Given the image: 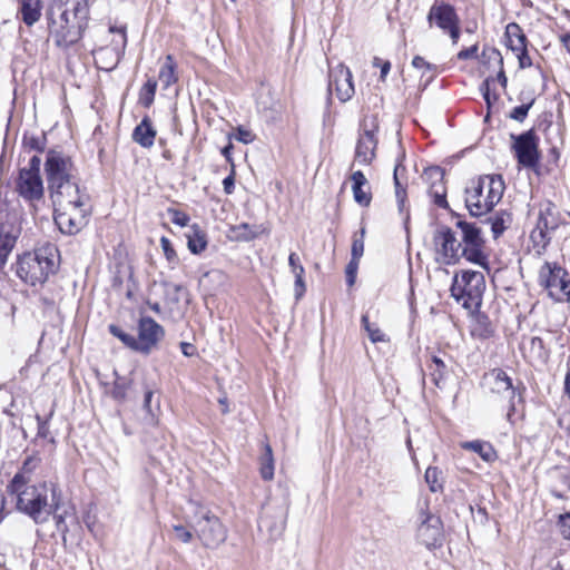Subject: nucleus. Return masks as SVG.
Wrapping results in <instances>:
<instances>
[{
    "instance_id": "nucleus-1",
    "label": "nucleus",
    "mask_w": 570,
    "mask_h": 570,
    "mask_svg": "<svg viewBox=\"0 0 570 570\" xmlns=\"http://www.w3.org/2000/svg\"><path fill=\"white\" fill-rule=\"evenodd\" d=\"M55 206V222L63 234H77L87 224L89 197L77 178L49 189Z\"/></svg>"
},
{
    "instance_id": "nucleus-2",
    "label": "nucleus",
    "mask_w": 570,
    "mask_h": 570,
    "mask_svg": "<svg viewBox=\"0 0 570 570\" xmlns=\"http://www.w3.org/2000/svg\"><path fill=\"white\" fill-rule=\"evenodd\" d=\"M8 491L17 498L19 511L28 514L36 523H45L57 505L58 487L52 482L30 484L22 473H17L8 485Z\"/></svg>"
},
{
    "instance_id": "nucleus-3",
    "label": "nucleus",
    "mask_w": 570,
    "mask_h": 570,
    "mask_svg": "<svg viewBox=\"0 0 570 570\" xmlns=\"http://www.w3.org/2000/svg\"><path fill=\"white\" fill-rule=\"evenodd\" d=\"M87 19L86 0H58L48 12L50 37L58 47L67 48L79 41Z\"/></svg>"
},
{
    "instance_id": "nucleus-4",
    "label": "nucleus",
    "mask_w": 570,
    "mask_h": 570,
    "mask_svg": "<svg viewBox=\"0 0 570 570\" xmlns=\"http://www.w3.org/2000/svg\"><path fill=\"white\" fill-rule=\"evenodd\" d=\"M58 249L53 244L47 243L33 252L24 253L17 263V275L24 283L32 286L42 284L57 267Z\"/></svg>"
},
{
    "instance_id": "nucleus-5",
    "label": "nucleus",
    "mask_w": 570,
    "mask_h": 570,
    "mask_svg": "<svg viewBox=\"0 0 570 570\" xmlns=\"http://www.w3.org/2000/svg\"><path fill=\"white\" fill-rule=\"evenodd\" d=\"M504 181L500 175H485L472 180L465 189V206L473 216L490 212L502 198Z\"/></svg>"
},
{
    "instance_id": "nucleus-6",
    "label": "nucleus",
    "mask_w": 570,
    "mask_h": 570,
    "mask_svg": "<svg viewBox=\"0 0 570 570\" xmlns=\"http://www.w3.org/2000/svg\"><path fill=\"white\" fill-rule=\"evenodd\" d=\"M485 289L484 275L476 271H462L455 274L451 294L464 308L475 309L481 305Z\"/></svg>"
},
{
    "instance_id": "nucleus-7",
    "label": "nucleus",
    "mask_w": 570,
    "mask_h": 570,
    "mask_svg": "<svg viewBox=\"0 0 570 570\" xmlns=\"http://www.w3.org/2000/svg\"><path fill=\"white\" fill-rule=\"evenodd\" d=\"M190 524L205 548L216 549L227 538L226 528L208 509L197 508Z\"/></svg>"
},
{
    "instance_id": "nucleus-8",
    "label": "nucleus",
    "mask_w": 570,
    "mask_h": 570,
    "mask_svg": "<svg viewBox=\"0 0 570 570\" xmlns=\"http://www.w3.org/2000/svg\"><path fill=\"white\" fill-rule=\"evenodd\" d=\"M490 392L504 402L502 406L507 411L505 416L510 423L514 422L517 403L521 401L518 389L512 379L501 368H493L484 376Z\"/></svg>"
},
{
    "instance_id": "nucleus-9",
    "label": "nucleus",
    "mask_w": 570,
    "mask_h": 570,
    "mask_svg": "<svg viewBox=\"0 0 570 570\" xmlns=\"http://www.w3.org/2000/svg\"><path fill=\"white\" fill-rule=\"evenodd\" d=\"M456 227L461 232V256L473 264L487 267L488 257L484 254L481 228L475 223L464 220H458Z\"/></svg>"
},
{
    "instance_id": "nucleus-10",
    "label": "nucleus",
    "mask_w": 570,
    "mask_h": 570,
    "mask_svg": "<svg viewBox=\"0 0 570 570\" xmlns=\"http://www.w3.org/2000/svg\"><path fill=\"white\" fill-rule=\"evenodd\" d=\"M568 273L556 263L546 262L539 272V282L551 298L562 302L570 299V281Z\"/></svg>"
},
{
    "instance_id": "nucleus-11",
    "label": "nucleus",
    "mask_w": 570,
    "mask_h": 570,
    "mask_svg": "<svg viewBox=\"0 0 570 570\" xmlns=\"http://www.w3.org/2000/svg\"><path fill=\"white\" fill-rule=\"evenodd\" d=\"M435 261L443 265L455 264L461 256L462 244L455 233L446 227H439L433 234Z\"/></svg>"
},
{
    "instance_id": "nucleus-12",
    "label": "nucleus",
    "mask_w": 570,
    "mask_h": 570,
    "mask_svg": "<svg viewBox=\"0 0 570 570\" xmlns=\"http://www.w3.org/2000/svg\"><path fill=\"white\" fill-rule=\"evenodd\" d=\"M48 188L76 179L71 159L60 151L49 150L45 164Z\"/></svg>"
},
{
    "instance_id": "nucleus-13",
    "label": "nucleus",
    "mask_w": 570,
    "mask_h": 570,
    "mask_svg": "<svg viewBox=\"0 0 570 570\" xmlns=\"http://www.w3.org/2000/svg\"><path fill=\"white\" fill-rule=\"evenodd\" d=\"M513 140L512 149L518 163L527 168H533L538 165L540 154L538 149L539 138L534 130L530 129L521 135H511Z\"/></svg>"
},
{
    "instance_id": "nucleus-14",
    "label": "nucleus",
    "mask_w": 570,
    "mask_h": 570,
    "mask_svg": "<svg viewBox=\"0 0 570 570\" xmlns=\"http://www.w3.org/2000/svg\"><path fill=\"white\" fill-rule=\"evenodd\" d=\"M377 125L374 120L370 122L364 120L362 124V130L360 132L356 147L353 165L358 164L363 166H367L375 158V150L377 146Z\"/></svg>"
},
{
    "instance_id": "nucleus-15",
    "label": "nucleus",
    "mask_w": 570,
    "mask_h": 570,
    "mask_svg": "<svg viewBox=\"0 0 570 570\" xmlns=\"http://www.w3.org/2000/svg\"><path fill=\"white\" fill-rule=\"evenodd\" d=\"M165 331L155 320L148 316L138 322L137 352L149 354L164 338Z\"/></svg>"
},
{
    "instance_id": "nucleus-16",
    "label": "nucleus",
    "mask_w": 570,
    "mask_h": 570,
    "mask_svg": "<svg viewBox=\"0 0 570 570\" xmlns=\"http://www.w3.org/2000/svg\"><path fill=\"white\" fill-rule=\"evenodd\" d=\"M420 525L417 528V538L428 549L441 547L442 544V522L439 517L429 511H421Z\"/></svg>"
},
{
    "instance_id": "nucleus-17",
    "label": "nucleus",
    "mask_w": 570,
    "mask_h": 570,
    "mask_svg": "<svg viewBox=\"0 0 570 570\" xmlns=\"http://www.w3.org/2000/svg\"><path fill=\"white\" fill-rule=\"evenodd\" d=\"M559 225L560 214L556 205L550 200H543L540 203L537 226L532 230L531 237L543 242L548 234L556 230Z\"/></svg>"
},
{
    "instance_id": "nucleus-18",
    "label": "nucleus",
    "mask_w": 570,
    "mask_h": 570,
    "mask_svg": "<svg viewBox=\"0 0 570 570\" xmlns=\"http://www.w3.org/2000/svg\"><path fill=\"white\" fill-rule=\"evenodd\" d=\"M352 78L351 70L343 65L337 66L330 73L328 89L331 92L335 91L342 102L350 100L354 95Z\"/></svg>"
},
{
    "instance_id": "nucleus-19",
    "label": "nucleus",
    "mask_w": 570,
    "mask_h": 570,
    "mask_svg": "<svg viewBox=\"0 0 570 570\" xmlns=\"http://www.w3.org/2000/svg\"><path fill=\"white\" fill-rule=\"evenodd\" d=\"M110 32L116 35L112 39V47L100 48L95 52V60L97 62L102 61L106 56H112L111 62L101 67L104 70H112L118 65L121 52L124 51L127 43L126 29L124 27H111Z\"/></svg>"
},
{
    "instance_id": "nucleus-20",
    "label": "nucleus",
    "mask_w": 570,
    "mask_h": 570,
    "mask_svg": "<svg viewBox=\"0 0 570 570\" xmlns=\"http://www.w3.org/2000/svg\"><path fill=\"white\" fill-rule=\"evenodd\" d=\"M17 190L27 200H39L43 196V184L40 173L20 170Z\"/></svg>"
},
{
    "instance_id": "nucleus-21",
    "label": "nucleus",
    "mask_w": 570,
    "mask_h": 570,
    "mask_svg": "<svg viewBox=\"0 0 570 570\" xmlns=\"http://www.w3.org/2000/svg\"><path fill=\"white\" fill-rule=\"evenodd\" d=\"M430 26L436 24L443 32L459 22L454 8L443 1L436 0L428 14Z\"/></svg>"
},
{
    "instance_id": "nucleus-22",
    "label": "nucleus",
    "mask_w": 570,
    "mask_h": 570,
    "mask_svg": "<svg viewBox=\"0 0 570 570\" xmlns=\"http://www.w3.org/2000/svg\"><path fill=\"white\" fill-rule=\"evenodd\" d=\"M51 515L56 522L57 530L63 537L69 531V525L78 523L75 507L61 501L60 491L57 493V505L52 507Z\"/></svg>"
},
{
    "instance_id": "nucleus-23",
    "label": "nucleus",
    "mask_w": 570,
    "mask_h": 570,
    "mask_svg": "<svg viewBox=\"0 0 570 570\" xmlns=\"http://www.w3.org/2000/svg\"><path fill=\"white\" fill-rule=\"evenodd\" d=\"M443 170L438 167H430L424 171V178L431 180L430 195L434 198V204L439 207L446 208L445 187L443 186Z\"/></svg>"
},
{
    "instance_id": "nucleus-24",
    "label": "nucleus",
    "mask_w": 570,
    "mask_h": 570,
    "mask_svg": "<svg viewBox=\"0 0 570 570\" xmlns=\"http://www.w3.org/2000/svg\"><path fill=\"white\" fill-rule=\"evenodd\" d=\"M19 235V226L3 224L0 227V268L7 264L8 256L12 252Z\"/></svg>"
},
{
    "instance_id": "nucleus-25",
    "label": "nucleus",
    "mask_w": 570,
    "mask_h": 570,
    "mask_svg": "<svg viewBox=\"0 0 570 570\" xmlns=\"http://www.w3.org/2000/svg\"><path fill=\"white\" fill-rule=\"evenodd\" d=\"M522 351L532 364H544L549 358V348L541 337H530L523 341Z\"/></svg>"
},
{
    "instance_id": "nucleus-26",
    "label": "nucleus",
    "mask_w": 570,
    "mask_h": 570,
    "mask_svg": "<svg viewBox=\"0 0 570 570\" xmlns=\"http://www.w3.org/2000/svg\"><path fill=\"white\" fill-rule=\"evenodd\" d=\"M352 191L354 200L364 207L371 204L372 195L368 188L367 179L361 170H356L351 175Z\"/></svg>"
},
{
    "instance_id": "nucleus-27",
    "label": "nucleus",
    "mask_w": 570,
    "mask_h": 570,
    "mask_svg": "<svg viewBox=\"0 0 570 570\" xmlns=\"http://www.w3.org/2000/svg\"><path fill=\"white\" fill-rule=\"evenodd\" d=\"M157 131L149 117H145L134 129L132 140L144 148H150L154 145Z\"/></svg>"
},
{
    "instance_id": "nucleus-28",
    "label": "nucleus",
    "mask_w": 570,
    "mask_h": 570,
    "mask_svg": "<svg viewBox=\"0 0 570 570\" xmlns=\"http://www.w3.org/2000/svg\"><path fill=\"white\" fill-rule=\"evenodd\" d=\"M41 10V0H20L18 14L27 26L31 27L39 21Z\"/></svg>"
},
{
    "instance_id": "nucleus-29",
    "label": "nucleus",
    "mask_w": 570,
    "mask_h": 570,
    "mask_svg": "<svg viewBox=\"0 0 570 570\" xmlns=\"http://www.w3.org/2000/svg\"><path fill=\"white\" fill-rule=\"evenodd\" d=\"M187 246L193 254H200L207 247V235L197 224L189 226L186 233Z\"/></svg>"
},
{
    "instance_id": "nucleus-30",
    "label": "nucleus",
    "mask_w": 570,
    "mask_h": 570,
    "mask_svg": "<svg viewBox=\"0 0 570 570\" xmlns=\"http://www.w3.org/2000/svg\"><path fill=\"white\" fill-rule=\"evenodd\" d=\"M288 265L291 267V271L295 277V284H294V291H295V297L296 299H299L305 291V282H304V266L301 264V259L296 253H291L288 257Z\"/></svg>"
},
{
    "instance_id": "nucleus-31",
    "label": "nucleus",
    "mask_w": 570,
    "mask_h": 570,
    "mask_svg": "<svg viewBox=\"0 0 570 570\" xmlns=\"http://www.w3.org/2000/svg\"><path fill=\"white\" fill-rule=\"evenodd\" d=\"M507 46L513 51L527 48V37L517 23H509L505 28Z\"/></svg>"
},
{
    "instance_id": "nucleus-32",
    "label": "nucleus",
    "mask_w": 570,
    "mask_h": 570,
    "mask_svg": "<svg viewBox=\"0 0 570 570\" xmlns=\"http://www.w3.org/2000/svg\"><path fill=\"white\" fill-rule=\"evenodd\" d=\"M177 65L171 55H167L158 73V79L164 88H168L178 80L176 72Z\"/></svg>"
},
{
    "instance_id": "nucleus-33",
    "label": "nucleus",
    "mask_w": 570,
    "mask_h": 570,
    "mask_svg": "<svg viewBox=\"0 0 570 570\" xmlns=\"http://www.w3.org/2000/svg\"><path fill=\"white\" fill-rule=\"evenodd\" d=\"M465 450H471L478 453L485 462H493L497 459V453L493 446L483 441L464 442L461 445Z\"/></svg>"
},
{
    "instance_id": "nucleus-34",
    "label": "nucleus",
    "mask_w": 570,
    "mask_h": 570,
    "mask_svg": "<svg viewBox=\"0 0 570 570\" xmlns=\"http://www.w3.org/2000/svg\"><path fill=\"white\" fill-rule=\"evenodd\" d=\"M428 368L433 383L436 386H441V383L446 379L449 373L448 365L444 360L438 355H433Z\"/></svg>"
},
{
    "instance_id": "nucleus-35",
    "label": "nucleus",
    "mask_w": 570,
    "mask_h": 570,
    "mask_svg": "<svg viewBox=\"0 0 570 570\" xmlns=\"http://www.w3.org/2000/svg\"><path fill=\"white\" fill-rule=\"evenodd\" d=\"M259 472L261 476L266 480L271 481L274 478V456H273V450L268 443L264 444V452L259 458Z\"/></svg>"
},
{
    "instance_id": "nucleus-36",
    "label": "nucleus",
    "mask_w": 570,
    "mask_h": 570,
    "mask_svg": "<svg viewBox=\"0 0 570 570\" xmlns=\"http://www.w3.org/2000/svg\"><path fill=\"white\" fill-rule=\"evenodd\" d=\"M361 322L372 343L389 342L387 335L379 327L377 324L371 323L367 315H363Z\"/></svg>"
},
{
    "instance_id": "nucleus-37",
    "label": "nucleus",
    "mask_w": 570,
    "mask_h": 570,
    "mask_svg": "<svg viewBox=\"0 0 570 570\" xmlns=\"http://www.w3.org/2000/svg\"><path fill=\"white\" fill-rule=\"evenodd\" d=\"M154 396L153 391H146L144 397V410L146 411V421L151 425L158 424L157 411H159V404L154 409L151 406V399Z\"/></svg>"
},
{
    "instance_id": "nucleus-38",
    "label": "nucleus",
    "mask_w": 570,
    "mask_h": 570,
    "mask_svg": "<svg viewBox=\"0 0 570 570\" xmlns=\"http://www.w3.org/2000/svg\"><path fill=\"white\" fill-rule=\"evenodd\" d=\"M157 89V81L153 78H149L146 83L141 88L140 92V101L145 107H149L155 98Z\"/></svg>"
},
{
    "instance_id": "nucleus-39",
    "label": "nucleus",
    "mask_w": 570,
    "mask_h": 570,
    "mask_svg": "<svg viewBox=\"0 0 570 570\" xmlns=\"http://www.w3.org/2000/svg\"><path fill=\"white\" fill-rule=\"evenodd\" d=\"M489 220L491 223V230L493 233L494 238L499 237L511 223L510 215L507 214L495 215L494 217H491Z\"/></svg>"
},
{
    "instance_id": "nucleus-40",
    "label": "nucleus",
    "mask_w": 570,
    "mask_h": 570,
    "mask_svg": "<svg viewBox=\"0 0 570 570\" xmlns=\"http://www.w3.org/2000/svg\"><path fill=\"white\" fill-rule=\"evenodd\" d=\"M109 332L117 338H119L127 347L137 352V340L135 336L125 333L117 325H109Z\"/></svg>"
},
{
    "instance_id": "nucleus-41",
    "label": "nucleus",
    "mask_w": 570,
    "mask_h": 570,
    "mask_svg": "<svg viewBox=\"0 0 570 570\" xmlns=\"http://www.w3.org/2000/svg\"><path fill=\"white\" fill-rule=\"evenodd\" d=\"M439 475L440 471L435 466H429L425 471L424 479L432 492H436L442 488L441 483H439Z\"/></svg>"
},
{
    "instance_id": "nucleus-42",
    "label": "nucleus",
    "mask_w": 570,
    "mask_h": 570,
    "mask_svg": "<svg viewBox=\"0 0 570 570\" xmlns=\"http://www.w3.org/2000/svg\"><path fill=\"white\" fill-rule=\"evenodd\" d=\"M364 236H365V228H361L360 236L354 235L353 244H352V258L360 262V258L362 257L364 253Z\"/></svg>"
},
{
    "instance_id": "nucleus-43",
    "label": "nucleus",
    "mask_w": 570,
    "mask_h": 570,
    "mask_svg": "<svg viewBox=\"0 0 570 570\" xmlns=\"http://www.w3.org/2000/svg\"><path fill=\"white\" fill-rule=\"evenodd\" d=\"M413 68L422 71V76L430 72L431 77L434 76L436 67L430 62H428L423 57L415 56L412 60Z\"/></svg>"
},
{
    "instance_id": "nucleus-44",
    "label": "nucleus",
    "mask_w": 570,
    "mask_h": 570,
    "mask_svg": "<svg viewBox=\"0 0 570 570\" xmlns=\"http://www.w3.org/2000/svg\"><path fill=\"white\" fill-rule=\"evenodd\" d=\"M534 102V99H531L528 104H522L520 106L514 107L510 112V118L513 120H517L519 122H522L532 107Z\"/></svg>"
},
{
    "instance_id": "nucleus-45",
    "label": "nucleus",
    "mask_w": 570,
    "mask_h": 570,
    "mask_svg": "<svg viewBox=\"0 0 570 570\" xmlns=\"http://www.w3.org/2000/svg\"><path fill=\"white\" fill-rule=\"evenodd\" d=\"M168 215L170 216L171 223L180 227H187L190 220L186 213L175 208H169Z\"/></svg>"
},
{
    "instance_id": "nucleus-46",
    "label": "nucleus",
    "mask_w": 570,
    "mask_h": 570,
    "mask_svg": "<svg viewBox=\"0 0 570 570\" xmlns=\"http://www.w3.org/2000/svg\"><path fill=\"white\" fill-rule=\"evenodd\" d=\"M492 83H494V78H487L481 86L483 98L489 107L492 105L493 101L498 99V95L491 92Z\"/></svg>"
},
{
    "instance_id": "nucleus-47",
    "label": "nucleus",
    "mask_w": 570,
    "mask_h": 570,
    "mask_svg": "<svg viewBox=\"0 0 570 570\" xmlns=\"http://www.w3.org/2000/svg\"><path fill=\"white\" fill-rule=\"evenodd\" d=\"M40 458L37 455H30L28 456L22 464L21 471L19 473H22L27 479H29V474H31L35 469L39 465Z\"/></svg>"
},
{
    "instance_id": "nucleus-48",
    "label": "nucleus",
    "mask_w": 570,
    "mask_h": 570,
    "mask_svg": "<svg viewBox=\"0 0 570 570\" xmlns=\"http://www.w3.org/2000/svg\"><path fill=\"white\" fill-rule=\"evenodd\" d=\"M490 58L495 59L498 61V63L500 65V71H499L495 80H498L500 82V85L502 86V88L504 89L507 87L508 80H507V77H505L503 68H502L503 59H502L500 52L495 49H491Z\"/></svg>"
},
{
    "instance_id": "nucleus-49",
    "label": "nucleus",
    "mask_w": 570,
    "mask_h": 570,
    "mask_svg": "<svg viewBox=\"0 0 570 570\" xmlns=\"http://www.w3.org/2000/svg\"><path fill=\"white\" fill-rule=\"evenodd\" d=\"M173 530L175 532L176 539L183 543H189L193 540V532L184 525L175 524Z\"/></svg>"
},
{
    "instance_id": "nucleus-50",
    "label": "nucleus",
    "mask_w": 570,
    "mask_h": 570,
    "mask_svg": "<svg viewBox=\"0 0 570 570\" xmlns=\"http://www.w3.org/2000/svg\"><path fill=\"white\" fill-rule=\"evenodd\" d=\"M232 137H234L236 140L243 144H250L255 139V135L244 127H238L236 129V132Z\"/></svg>"
},
{
    "instance_id": "nucleus-51",
    "label": "nucleus",
    "mask_w": 570,
    "mask_h": 570,
    "mask_svg": "<svg viewBox=\"0 0 570 570\" xmlns=\"http://www.w3.org/2000/svg\"><path fill=\"white\" fill-rule=\"evenodd\" d=\"M38 422V432L37 436L41 439H49L50 442H53V438L50 435L49 424L47 421H43L39 415H37Z\"/></svg>"
},
{
    "instance_id": "nucleus-52",
    "label": "nucleus",
    "mask_w": 570,
    "mask_h": 570,
    "mask_svg": "<svg viewBox=\"0 0 570 570\" xmlns=\"http://www.w3.org/2000/svg\"><path fill=\"white\" fill-rule=\"evenodd\" d=\"M559 527L564 539L570 540V513L559 517Z\"/></svg>"
},
{
    "instance_id": "nucleus-53",
    "label": "nucleus",
    "mask_w": 570,
    "mask_h": 570,
    "mask_svg": "<svg viewBox=\"0 0 570 570\" xmlns=\"http://www.w3.org/2000/svg\"><path fill=\"white\" fill-rule=\"evenodd\" d=\"M358 268V261L351 259L347 267H346V279L347 284L352 286L355 282V275Z\"/></svg>"
},
{
    "instance_id": "nucleus-54",
    "label": "nucleus",
    "mask_w": 570,
    "mask_h": 570,
    "mask_svg": "<svg viewBox=\"0 0 570 570\" xmlns=\"http://www.w3.org/2000/svg\"><path fill=\"white\" fill-rule=\"evenodd\" d=\"M519 60L520 68H529L532 66V61L530 56L528 55L527 48L520 51L514 52Z\"/></svg>"
},
{
    "instance_id": "nucleus-55",
    "label": "nucleus",
    "mask_w": 570,
    "mask_h": 570,
    "mask_svg": "<svg viewBox=\"0 0 570 570\" xmlns=\"http://www.w3.org/2000/svg\"><path fill=\"white\" fill-rule=\"evenodd\" d=\"M397 173H399V166H396L394 169V183H395L396 198H397L400 205H402L404 203V198H405V190L401 187V184H400L399 177H397Z\"/></svg>"
},
{
    "instance_id": "nucleus-56",
    "label": "nucleus",
    "mask_w": 570,
    "mask_h": 570,
    "mask_svg": "<svg viewBox=\"0 0 570 570\" xmlns=\"http://www.w3.org/2000/svg\"><path fill=\"white\" fill-rule=\"evenodd\" d=\"M478 49H479L478 45H473L470 48L459 51L456 57L459 60L472 59L476 56Z\"/></svg>"
},
{
    "instance_id": "nucleus-57",
    "label": "nucleus",
    "mask_w": 570,
    "mask_h": 570,
    "mask_svg": "<svg viewBox=\"0 0 570 570\" xmlns=\"http://www.w3.org/2000/svg\"><path fill=\"white\" fill-rule=\"evenodd\" d=\"M160 244H161V247L164 249V253H165L167 259H173L176 256V253L173 249L169 239L166 237H161Z\"/></svg>"
},
{
    "instance_id": "nucleus-58",
    "label": "nucleus",
    "mask_w": 570,
    "mask_h": 570,
    "mask_svg": "<svg viewBox=\"0 0 570 570\" xmlns=\"http://www.w3.org/2000/svg\"><path fill=\"white\" fill-rule=\"evenodd\" d=\"M236 229L242 232L239 235L244 236L246 239H253L257 236V234L250 229L248 224H240Z\"/></svg>"
},
{
    "instance_id": "nucleus-59",
    "label": "nucleus",
    "mask_w": 570,
    "mask_h": 570,
    "mask_svg": "<svg viewBox=\"0 0 570 570\" xmlns=\"http://www.w3.org/2000/svg\"><path fill=\"white\" fill-rule=\"evenodd\" d=\"M40 165H41V159H40V157H38V156H33V157H31V159L29 160V165H28V167H27V168H22L21 170L40 173Z\"/></svg>"
},
{
    "instance_id": "nucleus-60",
    "label": "nucleus",
    "mask_w": 570,
    "mask_h": 570,
    "mask_svg": "<svg viewBox=\"0 0 570 570\" xmlns=\"http://www.w3.org/2000/svg\"><path fill=\"white\" fill-rule=\"evenodd\" d=\"M460 21L456 22L454 26H452L450 29L444 31L445 33H449V36L452 39L453 45H456L460 38Z\"/></svg>"
},
{
    "instance_id": "nucleus-61",
    "label": "nucleus",
    "mask_w": 570,
    "mask_h": 570,
    "mask_svg": "<svg viewBox=\"0 0 570 570\" xmlns=\"http://www.w3.org/2000/svg\"><path fill=\"white\" fill-rule=\"evenodd\" d=\"M112 396L117 400H124L126 396V389L124 385L116 383L112 390Z\"/></svg>"
},
{
    "instance_id": "nucleus-62",
    "label": "nucleus",
    "mask_w": 570,
    "mask_h": 570,
    "mask_svg": "<svg viewBox=\"0 0 570 570\" xmlns=\"http://www.w3.org/2000/svg\"><path fill=\"white\" fill-rule=\"evenodd\" d=\"M181 352L185 356H193L196 352V348L193 344L183 342L180 344Z\"/></svg>"
},
{
    "instance_id": "nucleus-63",
    "label": "nucleus",
    "mask_w": 570,
    "mask_h": 570,
    "mask_svg": "<svg viewBox=\"0 0 570 570\" xmlns=\"http://www.w3.org/2000/svg\"><path fill=\"white\" fill-rule=\"evenodd\" d=\"M224 190L226 194H232L234 189V177L232 175L227 176L223 180Z\"/></svg>"
},
{
    "instance_id": "nucleus-64",
    "label": "nucleus",
    "mask_w": 570,
    "mask_h": 570,
    "mask_svg": "<svg viewBox=\"0 0 570 570\" xmlns=\"http://www.w3.org/2000/svg\"><path fill=\"white\" fill-rule=\"evenodd\" d=\"M380 69H381V76H380V78H381V80H383V81H384V80H385V78H386V76H387V73H389V72H390V70H391V62H390V61H387V60L383 61V62H382V65H381V68H380Z\"/></svg>"
}]
</instances>
